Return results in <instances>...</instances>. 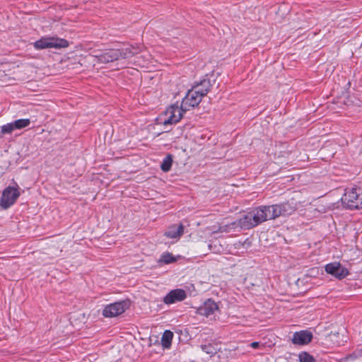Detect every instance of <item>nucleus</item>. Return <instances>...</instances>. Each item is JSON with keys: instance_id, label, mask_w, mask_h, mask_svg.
Here are the masks:
<instances>
[{"instance_id": "nucleus-5", "label": "nucleus", "mask_w": 362, "mask_h": 362, "mask_svg": "<svg viewBox=\"0 0 362 362\" xmlns=\"http://www.w3.org/2000/svg\"><path fill=\"white\" fill-rule=\"evenodd\" d=\"M186 112L187 110H184L182 105L180 106L177 103L172 105L165 110V115L166 118L163 122V124L168 125L177 123Z\"/></svg>"}, {"instance_id": "nucleus-22", "label": "nucleus", "mask_w": 362, "mask_h": 362, "mask_svg": "<svg viewBox=\"0 0 362 362\" xmlns=\"http://www.w3.org/2000/svg\"><path fill=\"white\" fill-rule=\"evenodd\" d=\"M14 130H16V128L14 127L13 122L7 123L6 124H4L1 127V133L2 134H11Z\"/></svg>"}, {"instance_id": "nucleus-11", "label": "nucleus", "mask_w": 362, "mask_h": 362, "mask_svg": "<svg viewBox=\"0 0 362 362\" xmlns=\"http://www.w3.org/2000/svg\"><path fill=\"white\" fill-rule=\"evenodd\" d=\"M187 298L185 290L176 288L170 291L164 298L163 303L167 305L173 304L184 300Z\"/></svg>"}, {"instance_id": "nucleus-9", "label": "nucleus", "mask_w": 362, "mask_h": 362, "mask_svg": "<svg viewBox=\"0 0 362 362\" xmlns=\"http://www.w3.org/2000/svg\"><path fill=\"white\" fill-rule=\"evenodd\" d=\"M198 93V91L192 89L187 91L181 103L184 110L188 111L200 103L203 98H202V94L199 95Z\"/></svg>"}, {"instance_id": "nucleus-15", "label": "nucleus", "mask_w": 362, "mask_h": 362, "mask_svg": "<svg viewBox=\"0 0 362 362\" xmlns=\"http://www.w3.org/2000/svg\"><path fill=\"white\" fill-rule=\"evenodd\" d=\"M184 233V226L180 223L179 225H172L168 227L164 233V235L170 239L179 240Z\"/></svg>"}, {"instance_id": "nucleus-18", "label": "nucleus", "mask_w": 362, "mask_h": 362, "mask_svg": "<svg viewBox=\"0 0 362 362\" xmlns=\"http://www.w3.org/2000/svg\"><path fill=\"white\" fill-rule=\"evenodd\" d=\"M177 261V257L173 255L172 253L165 252H163L159 259L158 260V263L159 264H169L173 263Z\"/></svg>"}, {"instance_id": "nucleus-17", "label": "nucleus", "mask_w": 362, "mask_h": 362, "mask_svg": "<svg viewBox=\"0 0 362 362\" xmlns=\"http://www.w3.org/2000/svg\"><path fill=\"white\" fill-rule=\"evenodd\" d=\"M173 333L170 330H165L161 337V345L164 349H169L172 344Z\"/></svg>"}, {"instance_id": "nucleus-21", "label": "nucleus", "mask_w": 362, "mask_h": 362, "mask_svg": "<svg viewBox=\"0 0 362 362\" xmlns=\"http://www.w3.org/2000/svg\"><path fill=\"white\" fill-rule=\"evenodd\" d=\"M300 362H315V358L305 351H302L298 354Z\"/></svg>"}, {"instance_id": "nucleus-2", "label": "nucleus", "mask_w": 362, "mask_h": 362, "mask_svg": "<svg viewBox=\"0 0 362 362\" xmlns=\"http://www.w3.org/2000/svg\"><path fill=\"white\" fill-rule=\"evenodd\" d=\"M341 202L347 208L362 209V187H353L346 190Z\"/></svg>"}, {"instance_id": "nucleus-23", "label": "nucleus", "mask_w": 362, "mask_h": 362, "mask_svg": "<svg viewBox=\"0 0 362 362\" xmlns=\"http://www.w3.org/2000/svg\"><path fill=\"white\" fill-rule=\"evenodd\" d=\"M201 348L203 351L210 356H213L216 353V349L211 344L202 345Z\"/></svg>"}, {"instance_id": "nucleus-16", "label": "nucleus", "mask_w": 362, "mask_h": 362, "mask_svg": "<svg viewBox=\"0 0 362 362\" xmlns=\"http://www.w3.org/2000/svg\"><path fill=\"white\" fill-rule=\"evenodd\" d=\"M211 86L209 79L204 78L199 83H196L191 89L195 91H198L199 93L197 94H202V98H203L208 93Z\"/></svg>"}, {"instance_id": "nucleus-13", "label": "nucleus", "mask_w": 362, "mask_h": 362, "mask_svg": "<svg viewBox=\"0 0 362 362\" xmlns=\"http://www.w3.org/2000/svg\"><path fill=\"white\" fill-rule=\"evenodd\" d=\"M218 308V305L214 300L208 299L198 308L197 313L200 315L209 317L214 315Z\"/></svg>"}, {"instance_id": "nucleus-10", "label": "nucleus", "mask_w": 362, "mask_h": 362, "mask_svg": "<svg viewBox=\"0 0 362 362\" xmlns=\"http://www.w3.org/2000/svg\"><path fill=\"white\" fill-rule=\"evenodd\" d=\"M274 218L292 214L296 211V206L289 202L271 205Z\"/></svg>"}, {"instance_id": "nucleus-20", "label": "nucleus", "mask_w": 362, "mask_h": 362, "mask_svg": "<svg viewBox=\"0 0 362 362\" xmlns=\"http://www.w3.org/2000/svg\"><path fill=\"white\" fill-rule=\"evenodd\" d=\"M13 122L14 124V127L16 128V129H22L23 128L28 127L30 124V119H19Z\"/></svg>"}, {"instance_id": "nucleus-7", "label": "nucleus", "mask_w": 362, "mask_h": 362, "mask_svg": "<svg viewBox=\"0 0 362 362\" xmlns=\"http://www.w3.org/2000/svg\"><path fill=\"white\" fill-rule=\"evenodd\" d=\"M325 272L337 279H343L349 272L348 269L338 262L327 264L325 267Z\"/></svg>"}, {"instance_id": "nucleus-1", "label": "nucleus", "mask_w": 362, "mask_h": 362, "mask_svg": "<svg viewBox=\"0 0 362 362\" xmlns=\"http://www.w3.org/2000/svg\"><path fill=\"white\" fill-rule=\"evenodd\" d=\"M141 50L139 46L128 45L122 48L106 49L93 56L97 59L98 62L106 64L113 62L119 59H127L138 54Z\"/></svg>"}, {"instance_id": "nucleus-19", "label": "nucleus", "mask_w": 362, "mask_h": 362, "mask_svg": "<svg viewBox=\"0 0 362 362\" xmlns=\"http://www.w3.org/2000/svg\"><path fill=\"white\" fill-rule=\"evenodd\" d=\"M172 164H173L172 156H171V155H168L167 156H165L163 158L162 163L160 165V168L163 172H168L172 167Z\"/></svg>"}, {"instance_id": "nucleus-4", "label": "nucleus", "mask_w": 362, "mask_h": 362, "mask_svg": "<svg viewBox=\"0 0 362 362\" xmlns=\"http://www.w3.org/2000/svg\"><path fill=\"white\" fill-rule=\"evenodd\" d=\"M129 307V300H121L107 305L103 310V315L105 317H114L125 312Z\"/></svg>"}, {"instance_id": "nucleus-24", "label": "nucleus", "mask_w": 362, "mask_h": 362, "mask_svg": "<svg viewBox=\"0 0 362 362\" xmlns=\"http://www.w3.org/2000/svg\"><path fill=\"white\" fill-rule=\"evenodd\" d=\"M260 346V343L258 341H253L250 344V346L253 349H257Z\"/></svg>"}, {"instance_id": "nucleus-3", "label": "nucleus", "mask_w": 362, "mask_h": 362, "mask_svg": "<svg viewBox=\"0 0 362 362\" xmlns=\"http://www.w3.org/2000/svg\"><path fill=\"white\" fill-rule=\"evenodd\" d=\"M69 42L58 37H42L40 40L35 41L33 46L35 49H44L48 48H65L69 46Z\"/></svg>"}, {"instance_id": "nucleus-14", "label": "nucleus", "mask_w": 362, "mask_h": 362, "mask_svg": "<svg viewBox=\"0 0 362 362\" xmlns=\"http://www.w3.org/2000/svg\"><path fill=\"white\" fill-rule=\"evenodd\" d=\"M255 214L257 215V218H258V222L260 223L267 221L272 220L274 218L272 210L271 205L270 206H260L257 208L253 209Z\"/></svg>"}, {"instance_id": "nucleus-6", "label": "nucleus", "mask_w": 362, "mask_h": 362, "mask_svg": "<svg viewBox=\"0 0 362 362\" xmlns=\"http://www.w3.org/2000/svg\"><path fill=\"white\" fill-rule=\"evenodd\" d=\"M20 194L18 186L16 187H7L4 189L0 199L1 206L4 209L9 208L16 202Z\"/></svg>"}, {"instance_id": "nucleus-12", "label": "nucleus", "mask_w": 362, "mask_h": 362, "mask_svg": "<svg viewBox=\"0 0 362 362\" xmlns=\"http://www.w3.org/2000/svg\"><path fill=\"white\" fill-rule=\"evenodd\" d=\"M313 334L308 330H300L296 332L293 334L292 343L296 345H306L309 344L313 339Z\"/></svg>"}, {"instance_id": "nucleus-8", "label": "nucleus", "mask_w": 362, "mask_h": 362, "mask_svg": "<svg viewBox=\"0 0 362 362\" xmlns=\"http://www.w3.org/2000/svg\"><path fill=\"white\" fill-rule=\"evenodd\" d=\"M238 226L244 230L252 228L259 224L258 218L255 214L253 209L247 211L241 218L238 221Z\"/></svg>"}]
</instances>
